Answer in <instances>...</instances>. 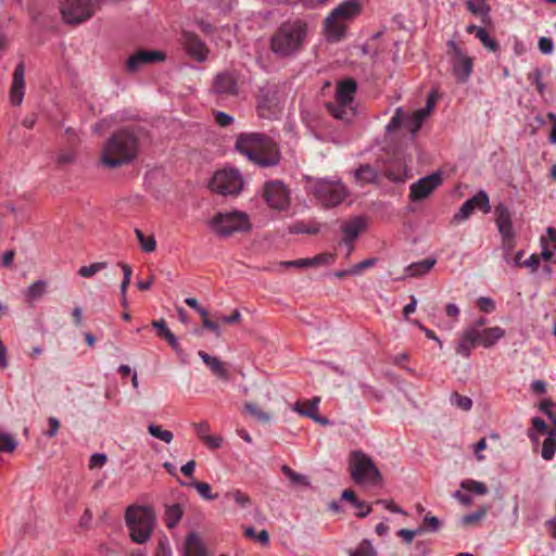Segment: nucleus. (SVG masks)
<instances>
[{
    "mask_svg": "<svg viewBox=\"0 0 556 556\" xmlns=\"http://www.w3.org/2000/svg\"><path fill=\"white\" fill-rule=\"evenodd\" d=\"M229 496L241 507H247L251 504V498L248 494L241 492L240 490H235L229 493Z\"/></svg>",
    "mask_w": 556,
    "mask_h": 556,
    "instance_id": "864d4df0",
    "label": "nucleus"
},
{
    "mask_svg": "<svg viewBox=\"0 0 556 556\" xmlns=\"http://www.w3.org/2000/svg\"><path fill=\"white\" fill-rule=\"evenodd\" d=\"M47 283L42 280H38L34 282L27 292V296L29 300H38L41 298L46 291Z\"/></svg>",
    "mask_w": 556,
    "mask_h": 556,
    "instance_id": "de8ad7c7",
    "label": "nucleus"
},
{
    "mask_svg": "<svg viewBox=\"0 0 556 556\" xmlns=\"http://www.w3.org/2000/svg\"><path fill=\"white\" fill-rule=\"evenodd\" d=\"M213 91L222 98L238 93L237 78L231 73H220L215 77Z\"/></svg>",
    "mask_w": 556,
    "mask_h": 556,
    "instance_id": "a211bd4d",
    "label": "nucleus"
},
{
    "mask_svg": "<svg viewBox=\"0 0 556 556\" xmlns=\"http://www.w3.org/2000/svg\"><path fill=\"white\" fill-rule=\"evenodd\" d=\"M366 227L367 220L362 216H356L342 225V232L344 235L342 242L348 247V256L354 249L353 241L357 239L359 233L364 231Z\"/></svg>",
    "mask_w": 556,
    "mask_h": 556,
    "instance_id": "dca6fc26",
    "label": "nucleus"
},
{
    "mask_svg": "<svg viewBox=\"0 0 556 556\" xmlns=\"http://www.w3.org/2000/svg\"><path fill=\"white\" fill-rule=\"evenodd\" d=\"M185 556H205V548L198 534L190 533L187 536Z\"/></svg>",
    "mask_w": 556,
    "mask_h": 556,
    "instance_id": "a878e982",
    "label": "nucleus"
},
{
    "mask_svg": "<svg viewBox=\"0 0 556 556\" xmlns=\"http://www.w3.org/2000/svg\"><path fill=\"white\" fill-rule=\"evenodd\" d=\"M182 516V508L179 504L167 506L165 510V523L168 528H175Z\"/></svg>",
    "mask_w": 556,
    "mask_h": 556,
    "instance_id": "2f4dec72",
    "label": "nucleus"
},
{
    "mask_svg": "<svg viewBox=\"0 0 556 556\" xmlns=\"http://www.w3.org/2000/svg\"><path fill=\"white\" fill-rule=\"evenodd\" d=\"M495 222L498 228L500 233L502 235L503 239L507 243H511V237L514 236V229H513V222H511V214L503 204H498L495 210Z\"/></svg>",
    "mask_w": 556,
    "mask_h": 556,
    "instance_id": "f3484780",
    "label": "nucleus"
},
{
    "mask_svg": "<svg viewBox=\"0 0 556 556\" xmlns=\"http://www.w3.org/2000/svg\"><path fill=\"white\" fill-rule=\"evenodd\" d=\"M186 46L189 53L199 61H203L206 58L207 49L205 45L194 35L186 36Z\"/></svg>",
    "mask_w": 556,
    "mask_h": 556,
    "instance_id": "b1692460",
    "label": "nucleus"
},
{
    "mask_svg": "<svg viewBox=\"0 0 556 556\" xmlns=\"http://www.w3.org/2000/svg\"><path fill=\"white\" fill-rule=\"evenodd\" d=\"M460 488L479 495H484L488 493V488L484 483L472 479L463 480Z\"/></svg>",
    "mask_w": 556,
    "mask_h": 556,
    "instance_id": "4c0bfd02",
    "label": "nucleus"
},
{
    "mask_svg": "<svg viewBox=\"0 0 556 556\" xmlns=\"http://www.w3.org/2000/svg\"><path fill=\"white\" fill-rule=\"evenodd\" d=\"M152 327L156 329L157 336L168 342L170 348L177 353L180 354L181 348L174 336V333L168 329L164 319L152 320Z\"/></svg>",
    "mask_w": 556,
    "mask_h": 556,
    "instance_id": "5701e85b",
    "label": "nucleus"
},
{
    "mask_svg": "<svg viewBox=\"0 0 556 556\" xmlns=\"http://www.w3.org/2000/svg\"><path fill=\"white\" fill-rule=\"evenodd\" d=\"M349 471L358 484L379 485L382 476L374 460L361 450L352 451L349 455Z\"/></svg>",
    "mask_w": 556,
    "mask_h": 556,
    "instance_id": "423d86ee",
    "label": "nucleus"
},
{
    "mask_svg": "<svg viewBox=\"0 0 556 556\" xmlns=\"http://www.w3.org/2000/svg\"><path fill=\"white\" fill-rule=\"evenodd\" d=\"M478 306L482 312L490 313L495 308L494 302L489 298H480Z\"/></svg>",
    "mask_w": 556,
    "mask_h": 556,
    "instance_id": "774afa93",
    "label": "nucleus"
},
{
    "mask_svg": "<svg viewBox=\"0 0 556 556\" xmlns=\"http://www.w3.org/2000/svg\"><path fill=\"white\" fill-rule=\"evenodd\" d=\"M264 199L274 210L283 211L290 204V191L279 180L268 181L264 186Z\"/></svg>",
    "mask_w": 556,
    "mask_h": 556,
    "instance_id": "ddd939ff",
    "label": "nucleus"
},
{
    "mask_svg": "<svg viewBox=\"0 0 556 556\" xmlns=\"http://www.w3.org/2000/svg\"><path fill=\"white\" fill-rule=\"evenodd\" d=\"M208 448H218L222 446L223 438L219 435H211L208 434L203 441H202Z\"/></svg>",
    "mask_w": 556,
    "mask_h": 556,
    "instance_id": "0e129e2a",
    "label": "nucleus"
},
{
    "mask_svg": "<svg viewBox=\"0 0 556 556\" xmlns=\"http://www.w3.org/2000/svg\"><path fill=\"white\" fill-rule=\"evenodd\" d=\"M505 334V330L498 326L478 330V343L484 348L493 346Z\"/></svg>",
    "mask_w": 556,
    "mask_h": 556,
    "instance_id": "412c9836",
    "label": "nucleus"
},
{
    "mask_svg": "<svg viewBox=\"0 0 556 556\" xmlns=\"http://www.w3.org/2000/svg\"><path fill=\"white\" fill-rule=\"evenodd\" d=\"M313 193L325 206H336L346 197L345 187L339 181L318 180L313 186Z\"/></svg>",
    "mask_w": 556,
    "mask_h": 556,
    "instance_id": "9b49d317",
    "label": "nucleus"
},
{
    "mask_svg": "<svg viewBox=\"0 0 556 556\" xmlns=\"http://www.w3.org/2000/svg\"><path fill=\"white\" fill-rule=\"evenodd\" d=\"M202 325L205 329L212 331L217 338L222 336V330L219 326V320L215 318V320L208 317L207 311H201Z\"/></svg>",
    "mask_w": 556,
    "mask_h": 556,
    "instance_id": "a19ab883",
    "label": "nucleus"
},
{
    "mask_svg": "<svg viewBox=\"0 0 556 556\" xmlns=\"http://www.w3.org/2000/svg\"><path fill=\"white\" fill-rule=\"evenodd\" d=\"M307 25L301 20L282 23L270 38V49L279 56H289L299 51L305 40Z\"/></svg>",
    "mask_w": 556,
    "mask_h": 556,
    "instance_id": "7ed1b4c3",
    "label": "nucleus"
},
{
    "mask_svg": "<svg viewBox=\"0 0 556 556\" xmlns=\"http://www.w3.org/2000/svg\"><path fill=\"white\" fill-rule=\"evenodd\" d=\"M448 53L452 55L453 74L458 83H466L472 73V59L469 58L454 41L447 42Z\"/></svg>",
    "mask_w": 556,
    "mask_h": 556,
    "instance_id": "f8f14e48",
    "label": "nucleus"
},
{
    "mask_svg": "<svg viewBox=\"0 0 556 556\" xmlns=\"http://www.w3.org/2000/svg\"><path fill=\"white\" fill-rule=\"evenodd\" d=\"M138 139L128 129L116 131L104 144L101 161L108 167H117L130 162L137 154Z\"/></svg>",
    "mask_w": 556,
    "mask_h": 556,
    "instance_id": "f03ea898",
    "label": "nucleus"
},
{
    "mask_svg": "<svg viewBox=\"0 0 556 556\" xmlns=\"http://www.w3.org/2000/svg\"><path fill=\"white\" fill-rule=\"evenodd\" d=\"M165 59L164 53L154 50H138L131 54L126 61V71L136 73L142 67L161 62Z\"/></svg>",
    "mask_w": 556,
    "mask_h": 556,
    "instance_id": "4468645a",
    "label": "nucleus"
},
{
    "mask_svg": "<svg viewBox=\"0 0 556 556\" xmlns=\"http://www.w3.org/2000/svg\"><path fill=\"white\" fill-rule=\"evenodd\" d=\"M215 121L216 123L220 126V127H226V126H229L232 122H233V118L232 116H230L229 114L227 113H224V112H217L215 114Z\"/></svg>",
    "mask_w": 556,
    "mask_h": 556,
    "instance_id": "69168bd1",
    "label": "nucleus"
},
{
    "mask_svg": "<svg viewBox=\"0 0 556 556\" xmlns=\"http://www.w3.org/2000/svg\"><path fill=\"white\" fill-rule=\"evenodd\" d=\"M556 452V439L553 432H548V437L544 440L542 445V457L545 460L553 459Z\"/></svg>",
    "mask_w": 556,
    "mask_h": 556,
    "instance_id": "e433bc0d",
    "label": "nucleus"
},
{
    "mask_svg": "<svg viewBox=\"0 0 556 556\" xmlns=\"http://www.w3.org/2000/svg\"><path fill=\"white\" fill-rule=\"evenodd\" d=\"M419 533H421V529L419 528L417 530L401 529L397 535L402 538L406 544H410L414 538Z\"/></svg>",
    "mask_w": 556,
    "mask_h": 556,
    "instance_id": "680f3d73",
    "label": "nucleus"
},
{
    "mask_svg": "<svg viewBox=\"0 0 556 556\" xmlns=\"http://www.w3.org/2000/svg\"><path fill=\"white\" fill-rule=\"evenodd\" d=\"M451 404L465 412L470 410L472 407L471 399L465 395H460L457 392H454L451 395Z\"/></svg>",
    "mask_w": 556,
    "mask_h": 556,
    "instance_id": "37998d69",
    "label": "nucleus"
},
{
    "mask_svg": "<svg viewBox=\"0 0 556 556\" xmlns=\"http://www.w3.org/2000/svg\"><path fill=\"white\" fill-rule=\"evenodd\" d=\"M361 13L358 0H345L336 7L325 20L327 36L339 41L345 34L348 23Z\"/></svg>",
    "mask_w": 556,
    "mask_h": 556,
    "instance_id": "20e7f679",
    "label": "nucleus"
},
{
    "mask_svg": "<svg viewBox=\"0 0 556 556\" xmlns=\"http://www.w3.org/2000/svg\"><path fill=\"white\" fill-rule=\"evenodd\" d=\"M466 7L470 13L480 16L482 21L488 17L490 12V7L485 0H467Z\"/></svg>",
    "mask_w": 556,
    "mask_h": 556,
    "instance_id": "c756f323",
    "label": "nucleus"
},
{
    "mask_svg": "<svg viewBox=\"0 0 556 556\" xmlns=\"http://www.w3.org/2000/svg\"><path fill=\"white\" fill-rule=\"evenodd\" d=\"M193 428L195 430L197 435L201 441H203L210 434V425L207 421H202L199 424H193Z\"/></svg>",
    "mask_w": 556,
    "mask_h": 556,
    "instance_id": "052dcab7",
    "label": "nucleus"
},
{
    "mask_svg": "<svg viewBox=\"0 0 556 556\" xmlns=\"http://www.w3.org/2000/svg\"><path fill=\"white\" fill-rule=\"evenodd\" d=\"M213 316L220 323H224L227 325L238 324L241 320V313L238 309L233 311V313L229 316H225V315H220V314H214Z\"/></svg>",
    "mask_w": 556,
    "mask_h": 556,
    "instance_id": "5fc2aeb1",
    "label": "nucleus"
},
{
    "mask_svg": "<svg viewBox=\"0 0 556 556\" xmlns=\"http://www.w3.org/2000/svg\"><path fill=\"white\" fill-rule=\"evenodd\" d=\"M473 208L470 203L467 201L463 203L459 211L454 215L453 223H459L469 218V216L473 213Z\"/></svg>",
    "mask_w": 556,
    "mask_h": 556,
    "instance_id": "603ef678",
    "label": "nucleus"
},
{
    "mask_svg": "<svg viewBox=\"0 0 556 556\" xmlns=\"http://www.w3.org/2000/svg\"><path fill=\"white\" fill-rule=\"evenodd\" d=\"M148 432L153 437L156 438L165 443H170L174 439V434L169 430L162 429L161 426L155 424H150L148 426Z\"/></svg>",
    "mask_w": 556,
    "mask_h": 556,
    "instance_id": "72a5a7b5",
    "label": "nucleus"
},
{
    "mask_svg": "<svg viewBox=\"0 0 556 556\" xmlns=\"http://www.w3.org/2000/svg\"><path fill=\"white\" fill-rule=\"evenodd\" d=\"M245 409L258 421L263 424H268L271 419V416L269 413L263 412L256 404L254 403H247Z\"/></svg>",
    "mask_w": 556,
    "mask_h": 556,
    "instance_id": "c03bdc74",
    "label": "nucleus"
},
{
    "mask_svg": "<svg viewBox=\"0 0 556 556\" xmlns=\"http://www.w3.org/2000/svg\"><path fill=\"white\" fill-rule=\"evenodd\" d=\"M355 178L362 185L371 184L377 179V172L369 164L361 165L355 172Z\"/></svg>",
    "mask_w": 556,
    "mask_h": 556,
    "instance_id": "c85d7f7f",
    "label": "nucleus"
},
{
    "mask_svg": "<svg viewBox=\"0 0 556 556\" xmlns=\"http://www.w3.org/2000/svg\"><path fill=\"white\" fill-rule=\"evenodd\" d=\"M341 497H342V500L352 503L354 507H365L366 506V503L363 501H359L352 490H349V489L344 490L342 492Z\"/></svg>",
    "mask_w": 556,
    "mask_h": 556,
    "instance_id": "bf43d9fd",
    "label": "nucleus"
},
{
    "mask_svg": "<svg viewBox=\"0 0 556 556\" xmlns=\"http://www.w3.org/2000/svg\"><path fill=\"white\" fill-rule=\"evenodd\" d=\"M442 182L440 174H431L410 186L409 198L413 201H420L429 197Z\"/></svg>",
    "mask_w": 556,
    "mask_h": 556,
    "instance_id": "2eb2a0df",
    "label": "nucleus"
},
{
    "mask_svg": "<svg viewBox=\"0 0 556 556\" xmlns=\"http://www.w3.org/2000/svg\"><path fill=\"white\" fill-rule=\"evenodd\" d=\"M334 261V255L331 253H321L314 257H311L312 266H318L321 264H331Z\"/></svg>",
    "mask_w": 556,
    "mask_h": 556,
    "instance_id": "4d7b16f0",
    "label": "nucleus"
},
{
    "mask_svg": "<svg viewBox=\"0 0 556 556\" xmlns=\"http://www.w3.org/2000/svg\"><path fill=\"white\" fill-rule=\"evenodd\" d=\"M486 513H488V508L481 507L479 510H477L472 514L463 516L460 519V525L463 527H470V526L477 525L485 517Z\"/></svg>",
    "mask_w": 556,
    "mask_h": 556,
    "instance_id": "c9c22d12",
    "label": "nucleus"
},
{
    "mask_svg": "<svg viewBox=\"0 0 556 556\" xmlns=\"http://www.w3.org/2000/svg\"><path fill=\"white\" fill-rule=\"evenodd\" d=\"M528 79L535 85L538 91L543 94L544 92V84L541 81V73L540 71L535 70L528 75Z\"/></svg>",
    "mask_w": 556,
    "mask_h": 556,
    "instance_id": "e2e57ef3",
    "label": "nucleus"
},
{
    "mask_svg": "<svg viewBox=\"0 0 556 556\" xmlns=\"http://www.w3.org/2000/svg\"><path fill=\"white\" fill-rule=\"evenodd\" d=\"M540 410L548 416V418L556 426V403L549 399H545L540 403Z\"/></svg>",
    "mask_w": 556,
    "mask_h": 556,
    "instance_id": "09e8293b",
    "label": "nucleus"
},
{
    "mask_svg": "<svg viewBox=\"0 0 556 556\" xmlns=\"http://www.w3.org/2000/svg\"><path fill=\"white\" fill-rule=\"evenodd\" d=\"M539 49L541 52L548 54L553 51V41L551 38L541 37L539 39Z\"/></svg>",
    "mask_w": 556,
    "mask_h": 556,
    "instance_id": "338daca9",
    "label": "nucleus"
},
{
    "mask_svg": "<svg viewBox=\"0 0 556 556\" xmlns=\"http://www.w3.org/2000/svg\"><path fill=\"white\" fill-rule=\"evenodd\" d=\"M427 116L428 110H417L412 114V116L406 118L405 126L410 130L413 135H416Z\"/></svg>",
    "mask_w": 556,
    "mask_h": 556,
    "instance_id": "cd10ccee",
    "label": "nucleus"
},
{
    "mask_svg": "<svg viewBox=\"0 0 556 556\" xmlns=\"http://www.w3.org/2000/svg\"><path fill=\"white\" fill-rule=\"evenodd\" d=\"M198 493L205 500H215L217 497L216 494H212L211 485L206 482L202 481H192L191 484Z\"/></svg>",
    "mask_w": 556,
    "mask_h": 556,
    "instance_id": "49530a36",
    "label": "nucleus"
},
{
    "mask_svg": "<svg viewBox=\"0 0 556 556\" xmlns=\"http://www.w3.org/2000/svg\"><path fill=\"white\" fill-rule=\"evenodd\" d=\"M403 111L402 109H397L395 114L392 116L391 121L387 125V130L392 132L399 129L403 123Z\"/></svg>",
    "mask_w": 556,
    "mask_h": 556,
    "instance_id": "6e6d98bb",
    "label": "nucleus"
},
{
    "mask_svg": "<svg viewBox=\"0 0 556 556\" xmlns=\"http://www.w3.org/2000/svg\"><path fill=\"white\" fill-rule=\"evenodd\" d=\"M242 185L243 181L239 170L233 168L216 172L210 182L213 191L224 195L238 194L242 189Z\"/></svg>",
    "mask_w": 556,
    "mask_h": 556,
    "instance_id": "9d476101",
    "label": "nucleus"
},
{
    "mask_svg": "<svg viewBox=\"0 0 556 556\" xmlns=\"http://www.w3.org/2000/svg\"><path fill=\"white\" fill-rule=\"evenodd\" d=\"M125 520L134 542L143 544L150 539L155 521V516L150 507L129 506L125 513Z\"/></svg>",
    "mask_w": 556,
    "mask_h": 556,
    "instance_id": "39448f33",
    "label": "nucleus"
},
{
    "mask_svg": "<svg viewBox=\"0 0 556 556\" xmlns=\"http://www.w3.org/2000/svg\"><path fill=\"white\" fill-rule=\"evenodd\" d=\"M135 233L142 251L151 253L155 250L156 241L153 236L146 237L140 229H136Z\"/></svg>",
    "mask_w": 556,
    "mask_h": 556,
    "instance_id": "f704fd0d",
    "label": "nucleus"
},
{
    "mask_svg": "<svg viewBox=\"0 0 556 556\" xmlns=\"http://www.w3.org/2000/svg\"><path fill=\"white\" fill-rule=\"evenodd\" d=\"M16 441L8 433H0V452L11 453L16 448Z\"/></svg>",
    "mask_w": 556,
    "mask_h": 556,
    "instance_id": "8fccbe9b",
    "label": "nucleus"
},
{
    "mask_svg": "<svg viewBox=\"0 0 556 556\" xmlns=\"http://www.w3.org/2000/svg\"><path fill=\"white\" fill-rule=\"evenodd\" d=\"M356 81L354 79H345L339 83L336 91V101L328 102L326 108L328 112L337 119L351 122L354 116L352 102L356 92Z\"/></svg>",
    "mask_w": 556,
    "mask_h": 556,
    "instance_id": "0eeeda50",
    "label": "nucleus"
},
{
    "mask_svg": "<svg viewBox=\"0 0 556 556\" xmlns=\"http://www.w3.org/2000/svg\"><path fill=\"white\" fill-rule=\"evenodd\" d=\"M235 147L251 162L262 167L275 166L280 161L277 143L261 132H243L237 137Z\"/></svg>",
    "mask_w": 556,
    "mask_h": 556,
    "instance_id": "f257e3e1",
    "label": "nucleus"
},
{
    "mask_svg": "<svg viewBox=\"0 0 556 556\" xmlns=\"http://www.w3.org/2000/svg\"><path fill=\"white\" fill-rule=\"evenodd\" d=\"M467 202L471 204L473 210L479 208L483 213H489L491 211L489 195L483 190L468 199Z\"/></svg>",
    "mask_w": 556,
    "mask_h": 556,
    "instance_id": "7c9ffc66",
    "label": "nucleus"
},
{
    "mask_svg": "<svg viewBox=\"0 0 556 556\" xmlns=\"http://www.w3.org/2000/svg\"><path fill=\"white\" fill-rule=\"evenodd\" d=\"M375 263H376L375 258H367V260H365V261L354 265L352 268H350V274H352V275H359L365 269L374 266Z\"/></svg>",
    "mask_w": 556,
    "mask_h": 556,
    "instance_id": "13d9d810",
    "label": "nucleus"
},
{
    "mask_svg": "<svg viewBox=\"0 0 556 556\" xmlns=\"http://www.w3.org/2000/svg\"><path fill=\"white\" fill-rule=\"evenodd\" d=\"M349 556H377V551L369 540L364 539L355 549L349 551Z\"/></svg>",
    "mask_w": 556,
    "mask_h": 556,
    "instance_id": "473e14b6",
    "label": "nucleus"
},
{
    "mask_svg": "<svg viewBox=\"0 0 556 556\" xmlns=\"http://www.w3.org/2000/svg\"><path fill=\"white\" fill-rule=\"evenodd\" d=\"M441 527V521L430 514L424 517L422 525L419 529L422 531L437 532Z\"/></svg>",
    "mask_w": 556,
    "mask_h": 556,
    "instance_id": "a18cd8bd",
    "label": "nucleus"
},
{
    "mask_svg": "<svg viewBox=\"0 0 556 556\" xmlns=\"http://www.w3.org/2000/svg\"><path fill=\"white\" fill-rule=\"evenodd\" d=\"M281 471L294 484H300V485H305V486H307L309 484L308 479L305 476L294 471L288 465H283L281 467Z\"/></svg>",
    "mask_w": 556,
    "mask_h": 556,
    "instance_id": "ea45409f",
    "label": "nucleus"
},
{
    "mask_svg": "<svg viewBox=\"0 0 556 556\" xmlns=\"http://www.w3.org/2000/svg\"><path fill=\"white\" fill-rule=\"evenodd\" d=\"M108 263L106 262H96L88 266H81L78 270V274L84 278H90L94 276L100 270L106 268Z\"/></svg>",
    "mask_w": 556,
    "mask_h": 556,
    "instance_id": "79ce46f5",
    "label": "nucleus"
},
{
    "mask_svg": "<svg viewBox=\"0 0 556 556\" xmlns=\"http://www.w3.org/2000/svg\"><path fill=\"white\" fill-rule=\"evenodd\" d=\"M435 264L434 258H425L422 261L410 264L406 267V273L410 277H419L428 273Z\"/></svg>",
    "mask_w": 556,
    "mask_h": 556,
    "instance_id": "bb28decb",
    "label": "nucleus"
},
{
    "mask_svg": "<svg viewBox=\"0 0 556 556\" xmlns=\"http://www.w3.org/2000/svg\"><path fill=\"white\" fill-rule=\"evenodd\" d=\"M319 402L320 399L317 396L312 400H305L302 402L298 401L293 406V410L298 412L302 416L312 418L318 412Z\"/></svg>",
    "mask_w": 556,
    "mask_h": 556,
    "instance_id": "393cba45",
    "label": "nucleus"
},
{
    "mask_svg": "<svg viewBox=\"0 0 556 556\" xmlns=\"http://www.w3.org/2000/svg\"><path fill=\"white\" fill-rule=\"evenodd\" d=\"M121 267H122L123 274H124V278L121 283V294L123 298L122 304H123V306L126 307L127 306L126 291H127L128 286L130 285L132 270H131V267L126 263H121Z\"/></svg>",
    "mask_w": 556,
    "mask_h": 556,
    "instance_id": "58836bf2",
    "label": "nucleus"
},
{
    "mask_svg": "<svg viewBox=\"0 0 556 556\" xmlns=\"http://www.w3.org/2000/svg\"><path fill=\"white\" fill-rule=\"evenodd\" d=\"M477 38L490 51L495 52L498 49V47H500L498 42L495 39L491 38L485 29L484 30H479Z\"/></svg>",
    "mask_w": 556,
    "mask_h": 556,
    "instance_id": "3c124183",
    "label": "nucleus"
},
{
    "mask_svg": "<svg viewBox=\"0 0 556 556\" xmlns=\"http://www.w3.org/2000/svg\"><path fill=\"white\" fill-rule=\"evenodd\" d=\"M212 230L220 237H229L236 232H245L251 228L250 218L241 211L218 212L210 220Z\"/></svg>",
    "mask_w": 556,
    "mask_h": 556,
    "instance_id": "6e6552de",
    "label": "nucleus"
},
{
    "mask_svg": "<svg viewBox=\"0 0 556 556\" xmlns=\"http://www.w3.org/2000/svg\"><path fill=\"white\" fill-rule=\"evenodd\" d=\"M100 0H63L60 7L62 18L67 24H81L98 10Z\"/></svg>",
    "mask_w": 556,
    "mask_h": 556,
    "instance_id": "1a4fd4ad",
    "label": "nucleus"
},
{
    "mask_svg": "<svg viewBox=\"0 0 556 556\" xmlns=\"http://www.w3.org/2000/svg\"><path fill=\"white\" fill-rule=\"evenodd\" d=\"M25 66L21 62L16 65L13 73V80L10 91V98L13 105H20L24 98L25 92Z\"/></svg>",
    "mask_w": 556,
    "mask_h": 556,
    "instance_id": "6ab92c4d",
    "label": "nucleus"
},
{
    "mask_svg": "<svg viewBox=\"0 0 556 556\" xmlns=\"http://www.w3.org/2000/svg\"><path fill=\"white\" fill-rule=\"evenodd\" d=\"M478 344V329L476 327H468L459 339L456 353L467 358L470 356L471 350Z\"/></svg>",
    "mask_w": 556,
    "mask_h": 556,
    "instance_id": "aec40b11",
    "label": "nucleus"
},
{
    "mask_svg": "<svg viewBox=\"0 0 556 556\" xmlns=\"http://www.w3.org/2000/svg\"><path fill=\"white\" fill-rule=\"evenodd\" d=\"M198 354L215 376L222 379H228L229 372L225 363L215 356L208 355L204 351H199Z\"/></svg>",
    "mask_w": 556,
    "mask_h": 556,
    "instance_id": "4be33fe9",
    "label": "nucleus"
}]
</instances>
